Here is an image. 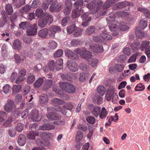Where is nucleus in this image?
<instances>
[{"instance_id":"obj_1","label":"nucleus","mask_w":150,"mask_h":150,"mask_svg":"<svg viewBox=\"0 0 150 150\" xmlns=\"http://www.w3.org/2000/svg\"><path fill=\"white\" fill-rule=\"evenodd\" d=\"M59 86L61 89L66 93H73L76 91V87L73 84L66 82L59 83Z\"/></svg>"},{"instance_id":"obj_2","label":"nucleus","mask_w":150,"mask_h":150,"mask_svg":"<svg viewBox=\"0 0 150 150\" xmlns=\"http://www.w3.org/2000/svg\"><path fill=\"white\" fill-rule=\"evenodd\" d=\"M47 117L50 120H56L53 122L55 125H62L65 123L64 121L60 120V116L56 113L50 112L47 115Z\"/></svg>"},{"instance_id":"obj_3","label":"nucleus","mask_w":150,"mask_h":150,"mask_svg":"<svg viewBox=\"0 0 150 150\" xmlns=\"http://www.w3.org/2000/svg\"><path fill=\"white\" fill-rule=\"evenodd\" d=\"M38 26L36 23L33 24H30L26 31L27 34L30 36H34L37 34Z\"/></svg>"},{"instance_id":"obj_4","label":"nucleus","mask_w":150,"mask_h":150,"mask_svg":"<svg viewBox=\"0 0 150 150\" xmlns=\"http://www.w3.org/2000/svg\"><path fill=\"white\" fill-rule=\"evenodd\" d=\"M63 6V4L62 2H59L56 5L53 3L50 7V10L51 12L57 13L62 9Z\"/></svg>"},{"instance_id":"obj_5","label":"nucleus","mask_w":150,"mask_h":150,"mask_svg":"<svg viewBox=\"0 0 150 150\" xmlns=\"http://www.w3.org/2000/svg\"><path fill=\"white\" fill-rule=\"evenodd\" d=\"M15 107L14 101L11 99L8 100L6 104L4 106V109L6 111L9 112Z\"/></svg>"},{"instance_id":"obj_6","label":"nucleus","mask_w":150,"mask_h":150,"mask_svg":"<svg viewBox=\"0 0 150 150\" xmlns=\"http://www.w3.org/2000/svg\"><path fill=\"white\" fill-rule=\"evenodd\" d=\"M67 66L69 69L72 72L76 71L79 69V67L75 62L68 61Z\"/></svg>"},{"instance_id":"obj_7","label":"nucleus","mask_w":150,"mask_h":150,"mask_svg":"<svg viewBox=\"0 0 150 150\" xmlns=\"http://www.w3.org/2000/svg\"><path fill=\"white\" fill-rule=\"evenodd\" d=\"M61 28L59 26L53 25L49 28V35L50 37L53 38L54 36L55 33L57 32L61 31Z\"/></svg>"},{"instance_id":"obj_8","label":"nucleus","mask_w":150,"mask_h":150,"mask_svg":"<svg viewBox=\"0 0 150 150\" xmlns=\"http://www.w3.org/2000/svg\"><path fill=\"white\" fill-rule=\"evenodd\" d=\"M1 14L2 16L0 19V27H2L7 22L8 18L7 14L4 11H1Z\"/></svg>"},{"instance_id":"obj_9","label":"nucleus","mask_w":150,"mask_h":150,"mask_svg":"<svg viewBox=\"0 0 150 150\" xmlns=\"http://www.w3.org/2000/svg\"><path fill=\"white\" fill-rule=\"evenodd\" d=\"M81 57L86 59L87 61L91 60L92 57L91 53L85 49L82 50V52L81 54Z\"/></svg>"},{"instance_id":"obj_10","label":"nucleus","mask_w":150,"mask_h":150,"mask_svg":"<svg viewBox=\"0 0 150 150\" xmlns=\"http://www.w3.org/2000/svg\"><path fill=\"white\" fill-rule=\"evenodd\" d=\"M90 48L91 51L96 53H101L103 51V46L98 44L90 45Z\"/></svg>"},{"instance_id":"obj_11","label":"nucleus","mask_w":150,"mask_h":150,"mask_svg":"<svg viewBox=\"0 0 150 150\" xmlns=\"http://www.w3.org/2000/svg\"><path fill=\"white\" fill-rule=\"evenodd\" d=\"M36 142L38 145L42 147H38L37 148H33L32 149V150H45V149L43 146L48 145L50 144L49 142L45 141H42L40 139L37 140L36 141Z\"/></svg>"},{"instance_id":"obj_12","label":"nucleus","mask_w":150,"mask_h":150,"mask_svg":"<svg viewBox=\"0 0 150 150\" xmlns=\"http://www.w3.org/2000/svg\"><path fill=\"white\" fill-rule=\"evenodd\" d=\"M65 4V6L64 12L65 15H68L70 13L71 9L72 4L71 1L69 0H66Z\"/></svg>"},{"instance_id":"obj_13","label":"nucleus","mask_w":150,"mask_h":150,"mask_svg":"<svg viewBox=\"0 0 150 150\" xmlns=\"http://www.w3.org/2000/svg\"><path fill=\"white\" fill-rule=\"evenodd\" d=\"M49 30L47 28H44L38 31V35L41 38H45L49 35Z\"/></svg>"},{"instance_id":"obj_14","label":"nucleus","mask_w":150,"mask_h":150,"mask_svg":"<svg viewBox=\"0 0 150 150\" xmlns=\"http://www.w3.org/2000/svg\"><path fill=\"white\" fill-rule=\"evenodd\" d=\"M30 117L31 119L33 121H39L41 119L39 115L38 111L36 110L32 111L30 114Z\"/></svg>"},{"instance_id":"obj_15","label":"nucleus","mask_w":150,"mask_h":150,"mask_svg":"<svg viewBox=\"0 0 150 150\" xmlns=\"http://www.w3.org/2000/svg\"><path fill=\"white\" fill-rule=\"evenodd\" d=\"M65 53L68 57L70 59L76 60L79 57L77 54L74 53L71 51L69 49H67L65 51Z\"/></svg>"},{"instance_id":"obj_16","label":"nucleus","mask_w":150,"mask_h":150,"mask_svg":"<svg viewBox=\"0 0 150 150\" xmlns=\"http://www.w3.org/2000/svg\"><path fill=\"white\" fill-rule=\"evenodd\" d=\"M48 98L46 94H43L39 97V102L40 105L42 106H44L45 103L48 102Z\"/></svg>"},{"instance_id":"obj_17","label":"nucleus","mask_w":150,"mask_h":150,"mask_svg":"<svg viewBox=\"0 0 150 150\" xmlns=\"http://www.w3.org/2000/svg\"><path fill=\"white\" fill-rule=\"evenodd\" d=\"M86 6L88 8L94 9V11L92 12L93 14L97 12L98 10V7L96 4L93 2L88 4Z\"/></svg>"},{"instance_id":"obj_18","label":"nucleus","mask_w":150,"mask_h":150,"mask_svg":"<svg viewBox=\"0 0 150 150\" xmlns=\"http://www.w3.org/2000/svg\"><path fill=\"white\" fill-rule=\"evenodd\" d=\"M18 143L20 146H23L26 143V140L25 136L23 134H20L18 136Z\"/></svg>"},{"instance_id":"obj_19","label":"nucleus","mask_w":150,"mask_h":150,"mask_svg":"<svg viewBox=\"0 0 150 150\" xmlns=\"http://www.w3.org/2000/svg\"><path fill=\"white\" fill-rule=\"evenodd\" d=\"M83 12V10H81L79 9H75L73 10L72 13V17L73 18H76L80 16Z\"/></svg>"},{"instance_id":"obj_20","label":"nucleus","mask_w":150,"mask_h":150,"mask_svg":"<svg viewBox=\"0 0 150 150\" xmlns=\"http://www.w3.org/2000/svg\"><path fill=\"white\" fill-rule=\"evenodd\" d=\"M47 23V19H45L44 17L40 18L38 21V25L41 28L45 27Z\"/></svg>"},{"instance_id":"obj_21","label":"nucleus","mask_w":150,"mask_h":150,"mask_svg":"<svg viewBox=\"0 0 150 150\" xmlns=\"http://www.w3.org/2000/svg\"><path fill=\"white\" fill-rule=\"evenodd\" d=\"M116 1V0H107L103 5L104 9H106L113 5Z\"/></svg>"},{"instance_id":"obj_22","label":"nucleus","mask_w":150,"mask_h":150,"mask_svg":"<svg viewBox=\"0 0 150 150\" xmlns=\"http://www.w3.org/2000/svg\"><path fill=\"white\" fill-rule=\"evenodd\" d=\"M53 81L51 79H47L44 83L43 90H45L49 88L53 83Z\"/></svg>"},{"instance_id":"obj_23","label":"nucleus","mask_w":150,"mask_h":150,"mask_svg":"<svg viewBox=\"0 0 150 150\" xmlns=\"http://www.w3.org/2000/svg\"><path fill=\"white\" fill-rule=\"evenodd\" d=\"M12 4L17 7H19L25 2V0H12Z\"/></svg>"},{"instance_id":"obj_24","label":"nucleus","mask_w":150,"mask_h":150,"mask_svg":"<svg viewBox=\"0 0 150 150\" xmlns=\"http://www.w3.org/2000/svg\"><path fill=\"white\" fill-rule=\"evenodd\" d=\"M44 79L43 77L39 78L33 84L34 87L35 88H38L40 87L44 82Z\"/></svg>"},{"instance_id":"obj_25","label":"nucleus","mask_w":150,"mask_h":150,"mask_svg":"<svg viewBox=\"0 0 150 150\" xmlns=\"http://www.w3.org/2000/svg\"><path fill=\"white\" fill-rule=\"evenodd\" d=\"M30 24L28 22H21L19 24V27L21 29L27 30Z\"/></svg>"},{"instance_id":"obj_26","label":"nucleus","mask_w":150,"mask_h":150,"mask_svg":"<svg viewBox=\"0 0 150 150\" xmlns=\"http://www.w3.org/2000/svg\"><path fill=\"white\" fill-rule=\"evenodd\" d=\"M31 8V6L30 5H27L24 6L20 9V12L23 14H25L29 11Z\"/></svg>"},{"instance_id":"obj_27","label":"nucleus","mask_w":150,"mask_h":150,"mask_svg":"<svg viewBox=\"0 0 150 150\" xmlns=\"http://www.w3.org/2000/svg\"><path fill=\"white\" fill-rule=\"evenodd\" d=\"M99 37L101 38L102 41L104 40H111L112 38V37L111 35L105 33H102L99 36Z\"/></svg>"},{"instance_id":"obj_28","label":"nucleus","mask_w":150,"mask_h":150,"mask_svg":"<svg viewBox=\"0 0 150 150\" xmlns=\"http://www.w3.org/2000/svg\"><path fill=\"white\" fill-rule=\"evenodd\" d=\"M51 102L54 105H62L64 103V101L63 100L57 98H54L52 99Z\"/></svg>"},{"instance_id":"obj_29","label":"nucleus","mask_w":150,"mask_h":150,"mask_svg":"<svg viewBox=\"0 0 150 150\" xmlns=\"http://www.w3.org/2000/svg\"><path fill=\"white\" fill-rule=\"evenodd\" d=\"M101 108L98 106L94 107L91 111V113L93 115L96 117H97L100 114Z\"/></svg>"},{"instance_id":"obj_30","label":"nucleus","mask_w":150,"mask_h":150,"mask_svg":"<svg viewBox=\"0 0 150 150\" xmlns=\"http://www.w3.org/2000/svg\"><path fill=\"white\" fill-rule=\"evenodd\" d=\"M63 59H60L56 62L55 68L57 70H59L63 67Z\"/></svg>"},{"instance_id":"obj_31","label":"nucleus","mask_w":150,"mask_h":150,"mask_svg":"<svg viewBox=\"0 0 150 150\" xmlns=\"http://www.w3.org/2000/svg\"><path fill=\"white\" fill-rule=\"evenodd\" d=\"M114 93V91L113 90L107 91L105 95V98L107 101H109L111 100Z\"/></svg>"},{"instance_id":"obj_32","label":"nucleus","mask_w":150,"mask_h":150,"mask_svg":"<svg viewBox=\"0 0 150 150\" xmlns=\"http://www.w3.org/2000/svg\"><path fill=\"white\" fill-rule=\"evenodd\" d=\"M55 128L53 125L49 124H45L41 126V129L42 130H49L54 129Z\"/></svg>"},{"instance_id":"obj_33","label":"nucleus","mask_w":150,"mask_h":150,"mask_svg":"<svg viewBox=\"0 0 150 150\" xmlns=\"http://www.w3.org/2000/svg\"><path fill=\"white\" fill-rule=\"evenodd\" d=\"M100 112L99 117L100 118L103 119L105 118L108 115V112L104 107H103Z\"/></svg>"},{"instance_id":"obj_34","label":"nucleus","mask_w":150,"mask_h":150,"mask_svg":"<svg viewBox=\"0 0 150 150\" xmlns=\"http://www.w3.org/2000/svg\"><path fill=\"white\" fill-rule=\"evenodd\" d=\"M83 4V1L82 0H78L74 4L75 8L81 10L82 9V7Z\"/></svg>"},{"instance_id":"obj_35","label":"nucleus","mask_w":150,"mask_h":150,"mask_svg":"<svg viewBox=\"0 0 150 150\" xmlns=\"http://www.w3.org/2000/svg\"><path fill=\"white\" fill-rule=\"evenodd\" d=\"M138 11L142 12L145 15V16L149 18H150V11L147 9L142 8H138Z\"/></svg>"},{"instance_id":"obj_36","label":"nucleus","mask_w":150,"mask_h":150,"mask_svg":"<svg viewBox=\"0 0 150 150\" xmlns=\"http://www.w3.org/2000/svg\"><path fill=\"white\" fill-rule=\"evenodd\" d=\"M5 10L6 13L8 15H11L13 12L12 6L11 4H6L5 6Z\"/></svg>"},{"instance_id":"obj_37","label":"nucleus","mask_w":150,"mask_h":150,"mask_svg":"<svg viewBox=\"0 0 150 150\" xmlns=\"http://www.w3.org/2000/svg\"><path fill=\"white\" fill-rule=\"evenodd\" d=\"M21 43L18 40H16L14 41L13 43L14 48L15 50H19L21 48Z\"/></svg>"},{"instance_id":"obj_38","label":"nucleus","mask_w":150,"mask_h":150,"mask_svg":"<svg viewBox=\"0 0 150 150\" xmlns=\"http://www.w3.org/2000/svg\"><path fill=\"white\" fill-rule=\"evenodd\" d=\"M77 28L74 24H73L67 27V32L69 34H71L74 31L76 28Z\"/></svg>"},{"instance_id":"obj_39","label":"nucleus","mask_w":150,"mask_h":150,"mask_svg":"<svg viewBox=\"0 0 150 150\" xmlns=\"http://www.w3.org/2000/svg\"><path fill=\"white\" fill-rule=\"evenodd\" d=\"M88 64L91 66L94 67L97 65L98 63V60L96 59H92L91 58V60H88L87 61Z\"/></svg>"},{"instance_id":"obj_40","label":"nucleus","mask_w":150,"mask_h":150,"mask_svg":"<svg viewBox=\"0 0 150 150\" xmlns=\"http://www.w3.org/2000/svg\"><path fill=\"white\" fill-rule=\"evenodd\" d=\"M21 86L20 85H15L13 86L12 91L13 94H16L19 93L21 90Z\"/></svg>"},{"instance_id":"obj_41","label":"nucleus","mask_w":150,"mask_h":150,"mask_svg":"<svg viewBox=\"0 0 150 150\" xmlns=\"http://www.w3.org/2000/svg\"><path fill=\"white\" fill-rule=\"evenodd\" d=\"M135 33L137 36L139 38H141L144 36V33L142 32L139 28H136Z\"/></svg>"},{"instance_id":"obj_42","label":"nucleus","mask_w":150,"mask_h":150,"mask_svg":"<svg viewBox=\"0 0 150 150\" xmlns=\"http://www.w3.org/2000/svg\"><path fill=\"white\" fill-rule=\"evenodd\" d=\"M83 134L81 131L79 130L77 132L76 137V142H79L83 138Z\"/></svg>"},{"instance_id":"obj_43","label":"nucleus","mask_w":150,"mask_h":150,"mask_svg":"<svg viewBox=\"0 0 150 150\" xmlns=\"http://www.w3.org/2000/svg\"><path fill=\"white\" fill-rule=\"evenodd\" d=\"M11 87L8 84L5 85L3 88V92L6 94H9L11 91Z\"/></svg>"},{"instance_id":"obj_44","label":"nucleus","mask_w":150,"mask_h":150,"mask_svg":"<svg viewBox=\"0 0 150 150\" xmlns=\"http://www.w3.org/2000/svg\"><path fill=\"white\" fill-rule=\"evenodd\" d=\"M35 13L36 16L40 18L44 17V15L45 14L43 12V10L41 8H40L36 10Z\"/></svg>"},{"instance_id":"obj_45","label":"nucleus","mask_w":150,"mask_h":150,"mask_svg":"<svg viewBox=\"0 0 150 150\" xmlns=\"http://www.w3.org/2000/svg\"><path fill=\"white\" fill-rule=\"evenodd\" d=\"M105 90L104 87L102 86H100L97 88L98 93L101 96H103L105 93Z\"/></svg>"},{"instance_id":"obj_46","label":"nucleus","mask_w":150,"mask_h":150,"mask_svg":"<svg viewBox=\"0 0 150 150\" xmlns=\"http://www.w3.org/2000/svg\"><path fill=\"white\" fill-rule=\"evenodd\" d=\"M75 30L73 35L74 37H78L80 36L83 32V30L77 27Z\"/></svg>"},{"instance_id":"obj_47","label":"nucleus","mask_w":150,"mask_h":150,"mask_svg":"<svg viewBox=\"0 0 150 150\" xmlns=\"http://www.w3.org/2000/svg\"><path fill=\"white\" fill-rule=\"evenodd\" d=\"M139 24L141 29L144 30L147 26V21L142 20L140 21Z\"/></svg>"},{"instance_id":"obj_48","label":"nucleus","mask_w":150,"mask_h":150,"mask_svg":"<svg viewBox=\"0 0 150 150\" xmlns=\"http://www.w3.org/2000/svg\"><path fill=\"white\" fill-rule=\"evenodd\" d=\"M61 77L62 79L64 80H66L71 81L72 79L70 76L68 74H61Z\"/></svg>"},{"instance_id":"obj_49","label":"nucleus","mask_w":150,"mask_h":150,"mask_svg":"<svg viewBox=\"0 0 150 150\" xmlns=\"http://www.w3.org/2000/svg\"><path fill=\"white\" fill-rule=\"evenodd\" d=\"M95 28L92 26L88 27L86 30V33L91 35L95 33Z\"/></svg>"},{"instance_id":"obj_50","label":"nucleus","mask_w":150,"mask_h":150,"mask_svg":"<svg viewBox=\"0 0 150 150\" xmlns=\"http://www.w3.org/2000/svg\"><path fill=\"white\" fill-rule=\"evenodd\" d=\"M48 45L50 48L52 50L55 49L57 46V42L53 40L50 41Z\"/></svg>"},{"instance_id":"obj_51","label":"nucleus","mask_w":150,"mask_h":150,"mask_svg":"<svg viewBox=\"0 0 150 150\" xmlns=\"http://www.w3.org/2000/svg\"><path fill=\"white\" fill-rule=\"evenodd\" d=\"M149 42L146 41L143 42L141 46L140 47V48L142 51H143L144 49L147 48L149 46Z\"/></svg>"},{"instance_id":"obj_52","label":"nucleus","mask_w":150,"mask_h":150,"mask_svg":"<svg viewBox=\"0 0 150 150\" xmlns=\"http://www.w3.org/2000/svg\"><path fill=\"white\" fill-rule=\"evenodd\" d=\"M44 17L46 19H47V22L49 21L50 24L53 21L52 16L48 13H46L44 15Z\"/></svg>"},{"instance_id":"obj_53","label":"nucleus","mask_w":150,"mask_h":150,"mask_svg":"<svg viewBox=\"0 0 150 150\" xmlns=\"http://www.w3.org/2000/svg\"><path fill=\"white\" fill-rule=\"evenodd\" d=\"M70 20V17L68 16H66L64 18L62 21V24L64 27L66 26L69 23Z\"/></svg>"},{"instance_id":"obj_54","label":"nucleus","mask_w":150,"mask_h":150,"mask_svg":"<svg viewBox=\"0 0 150 150\" xmlns=\"http://www.w3.org/2000/svg\"><path fill=\"white\" fill-rule=\"evenodd\" d=\"M144 89V86L142 83H140L137 85L135 88V90L136 91H143Z\"/></svg>"},{"instance_id":"obj_55","label":"nucleus","mask_w":150,"mask_h":150,"mask_svg":"<svg viewBox=\"0 0 150 150\" xmlns=\"http://www.w3.org/2000/svg\"><path fill=\"white\" fill-rule=\"evenodd\" d=\"M120 29L122 31H126L128 29L129 27L125 23H122L120 25Z\"/></svg>"},{"instance_id":"obj_56","label":"nucleus","mask_w":150,"mask_h":150,"mask_svg":"<svg viewBox=\"0 0 150 150\" xmlns=\"http://www.w3.org/2000/svg\"><path fill=\"white\" fill-rule=\"evenodd\" d=\"M12 121V117H10L8 118L7 120L4 122L3 125L6 127H9Z\"/></svg>"},{"instance_id":"obj_57","label":"nucleus","mask_w":150,"mask_h":150,"mask_svg":"<svg viewBox=\"0 0 150 150\" xmlns=\"http://www.w3.org/2000/svg\"><path fill=\"white\" fill-rule=\"evenodd\" d=\"M63 51L61 49L58 50L54 54V57L55 58L61 57L63 54Z\"/></svg>"},{"instance_id":"obj_58","label":"nucleus","mask_w":150,"mask_h":150,"mask_svg":"<svg viewBox=\"0 0 150 150\" xmlns=\"http://www.w3.org/2000/svg\"><path fill=\"white\" fill-rule=\"evenodd\" d=\"M108 27L111 31H115L117 30L119 27L115 23H112L109 25Z\"/></svg>"},{"instance_id":"obj_59","label":"nucleus","mask_w":150,"mask_h":150,"mask_svg":"<svg viewBox=\"0 0 150 150\" xmlns=\"http://www.w3.org/2000/svg\"><path fill=\"white\" fill-rule=\"evenodd\" d=\"M14 58L16 61V62L17 64H19L21 62H23V60L21 59L19 55L18 54H16L14 55Z\"/></svg>"},{"instance_id":"obj_60","label":"nucleus","mask_w":150,"mask_h":150,"mask_svg":"<svg viewBox=\"0 0 150 150\" xmlns=\"http://www.w3.org/2000/svg\"><path fill=\"white\" fill-rule=\"evenodd\" d=\"M7 117V115L4 111L0 112V122H3Z\"/></svg>"},{"instance_id":"obj_61","label":"nucleus","mask_w":150,"mask_h":150,"mask_svg":"<svg viewBox=\"0 0 150 150\" xmlns=\"http://www.w3.org/2000/svg\"><path fill=\"white\" fill-rule=\"evenodd\" d=\"M35 80V77L34 75H30L28 76L27 80V83L30 84L32 83Z\"/></svg>"},{"instance_id":"obj_62","label":"nucleus","mask_w":150,"mask_h":150,"mask_svg":"<svg viewBox=\"0 0 150 150\" xmlns=\"http://www.w3.org/2000/svg\"><path fill=\"white\" fill-rule=\"evenodd\" d=\"M137 55V53H135L133 54L128 59V62L129 63L134 62L136 60Z\"/></svg>"},{"instance_id":"obj_63","label":"nucleus","mask_w":150,"mask_h":150,"mask_svg":"<svg viewBox=\"0 0 150 150\" xmlns=\"http://www.w3.org/2000/svg\"><path fill=\"white\" fill-rule=\"evenodd\" d=\"M51 134L47 132H41L40 134V137L42 138L45 139L47 138L50 136Z\"/></svg>"},{"instance_id":"obj_64","label":"nucleus","mask_w":150,"mask_h":150,"mask_svg":"<svg viewBox=\"0 0 150 150\" xmlns=\"http://www.w3.org/2000/svg\"><path fill=\"white\" fill-rule=\"evenodd\" d=\"M86 120L88 122L92 124H94L95 121V118L93 116L87 117L86 118Z\"/></svg>"}]
</instances>
